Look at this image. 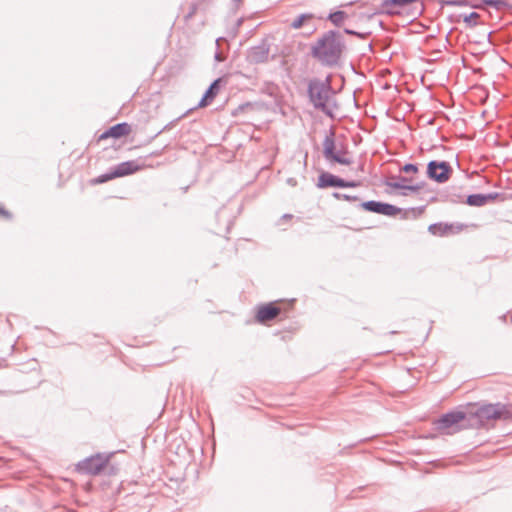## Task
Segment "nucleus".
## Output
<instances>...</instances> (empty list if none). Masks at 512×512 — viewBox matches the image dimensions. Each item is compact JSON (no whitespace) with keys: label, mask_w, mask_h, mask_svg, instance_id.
Listing matches in <instances>:
<instances>
[{"label":"nucleus","mask_w":512,"mask_h":512,"mask_svg":"<svg viewBox=\"0 0 512 512\" xmlns=\"http://www.w3.org/2000/svg\"><path fill=\"white\" fill-rule=\"evenodd\" d=\"M346 51L345 39L341 32L328 30L310 48L311 56L323 67L335 68L341 64Z\"/></svg>","instance_id":"1"},{"label":"nucleus","mask_w":512,"mask_h":512,"mask_svg":"<svg viewBox=\"0 0 512 512\" xmlns=\"http://www.w3.org/2000/svg\"><path fill=\"white\" fill-rule=\"evenodd\" d=\"M333 93L330 75L325 80L312 78L308 82L307 94L310 103L316 110L323 112L329 117H333V109L337 107L332 97Z\"/></svg>","instance_id":"2"},{"label":"nucleus","mask_w":512,"mask_h":512,"mask_svg":"<svg viewBox=\"0 0 512 512\" xmlns=\"http://www.w3.org/2000/svg\"><path fill=\"white\" fill-rule=\"evenodd\" d=\"M469 419L471 427L483 426L490 420H508L512 418V404L501 402L479 405L474 411H470Z\"/></svg>","instance_id":"3"},{"label":"nucleus","mask_w":512,"mask_h":512,"mask_svg":"<svg viewBox=\"0 0 512 512\" xmlns=\"http://www.w3.org/2000/svg\"><path fill=\"white\" fill-rule=\"evenodd\" d=\"M438 431L452 429V432H458L471 427L469 414L461 410L449 411L441 415L434 422Z\"/></svg>","instance_id":"4"},{"label":"nucleus","mask_w":512,"mask_h":512,"mask_svg":"<svg viewBox=\"0 0 512 512\" xmlns=\"http://www.w3.org/2000/svg\"><path fill=\"white\" fill-rule=\"evenodd\" d=\"M141 169L142 166L139 165L135 160L124 161L117 164L114 167H111L108 172L99 175L97 178L93 180V182L95 184H102L115 178L134 174Z\"/></svg>","instance_id":"5"},{"label":"nucleus","mask_w":512,"mask_h":512,"mask_svg":"<svg viewBox=\"0 0 512 512\" xmlns=\"http://www.w3.org/2000/svg\"><path fill=\"white\" fill-rule=\"evenodd\" d=\"M110 454L97 453L87 457L77 464V471L88 475L99 474L110 460Z\"/></svg>","instance_id":"6"},{"label":"nucleus","mask_w":512,"mask_h":512,"mask_svg":"<svg viewBox=\"0 0 512 512\" xmlns=\"http://www.w3.org/2000/svg\"><path fill=\"white\" fill-rule=\"evenodd\" d=\"M452 172L453 169L447 161L431 160L427 164L426 173L428 178L437 183L447 182L450 179Z\"/></svg>","instance_id":"7"},{"label":"nucleus","mask_w":512,"mask_h":512,"mask_svg":"<svg viewBox=\"0 0 512 512\" xmlns=\"http://www.w3.org/2000/svg\"><path fill=\"white\" fill-rule=\"evenodd\" d=\"M323 146V156L330 163H337L341 165H350L352 160L350 158H340L336 155V142H335V134L331 130L328 135L325 136L324 141L322 143Z\"/></svg>","instance_id":"8"},{"label":"nucleus","mask_w":512,"mask_h":512,"mask_svg":"<svg viewBox=\"0 0 512 512\" xmlns=\"http://www.w3.org/2000/svg\"><path fill=\"white\" fill-rule=\"evenodd\" d=\"M359 207L365 211L389 217H394L401 212V208L395 205L375 200L364 201L360 203Z\"/></svg>","instance_id":"9"},{"label":"nucleus","mask_w":512,"mask_h":512,"mask_svg":"<svg viewBox=\"0 0 512 512\" xmlns=\"http://www.w3.org/2000/svg\"><path fill=\"white\" fill-rule=\"evenodd\" d=\"M281 312V308L275 302L261 304L257 306L255 320L260 324H267L275 320Z\"/></svg>","instance_id":"10"},{"label":"nucleus","mask_w":512,"mask_h":512,"mask_svg":"<svg viewBox=\"0 0 512 512\" xmlns=\"http://www.w3.org/2000/svg\"><path fill=\"white\" fill-rule=\"evenodd\" d=\"M269 44L263 40L260 44L250 47L246 52V60L250 64H260L268 61Z\"/></svg>","instance_id":"11"},{"label":"nucleus","mask_w":512,"mask_h":512,"mask_svg":"<svg viewBox=\"0 0 512 512\" xmlns=\"http://www.w3.org/2000/svg\"><path fill=\"white\" fill-rule=\"evenodd\" d=\"M412 4H417L422 7L420 0H383L381 3V11L388 15H396L400 14Z\"/></svg>","instance_id":"12"},{"label":"nucleus","mask_w":512,"mask_h":512,"mask_svg":"<svg viewBox=\"0 0 512 512\" xmlns=\"http://www.w3.org/2000/svg\"><path fill=\"white\" fill-rule=\"evenodd\" d=\"M130 132L131 126L127 122L117 123L100 134L98 140L101 141L108 138L119 139L128 135Z\"/></svg>","instance_id":"13"},{"label":"nucleus","mask_w":512,"mask_h":512,"mask_svg":"<svg viewBox=\"0 0 512 512\" xmlns=\"http://www.w3.org/2000/svg\"><path fill=\"white\" fill-rule=\"evenodd\" d=\"M341 177L336 176L330 172H322L318 176V181L316 186L320 189L325 188H340L341 185Z\"/></svg>","instance_id":"14"},{"label":"nucleus","mask_w":512,"mask_h":512,"mask_svg":"<svg viewBox=\"0 0 512 512\" xmlns=\"http://www.w3.org/2000/svg\"><path fill=\"white\" fill-rule=\"evenodd\" d=\"M220 81H221L220 78L215 79L209 85V87L206 89V91L204 92L202 98L200 99V101L198 103L199 107H206V106H208L213 101V99L216 97V95L219 92Z\"/></svg>","instance_id":"15"},{"label":"nucleus","mask_w":512,"mask_h":512,"mask_svg":"<svg viewBox=\"0 0 512 512\" xmlns=\"http://www.w3.org/2000/svg\"><path fill=\"white\" fill-rule=\"evenodd\" d=\"M383 183H384V185L391 187L393 189L404 190L403 192H401L402 196L408 195L407 192H405V191L418 192L425 186L424 181L418 182L416 184L407 185V184H403L400 182H391V180L386 179V180H384Z\"/></svg>","instance_id":"16"},{"label":"nucleus","mask_w":512,"mask_h":512,"mask_svg":"<svg viewBox=\"0 0 512 512\" xmlns=\"http://www.w3.org/2000/svg\"><path fill=\"white\" fill-rule=\"evenodd\" d=\"M428 231L435 236H445L453 232V225L447 223H433L429 225Z\"/></svg>","instance_id":"17"},{"label":"nucleus","mask_w":512,"mask_h":512,"mask_svg":"<svg viewBox=\"0 0 512 512\" xmlns=\"http://www.w3.org/2000/svg\"><path fill=\"white\" fill-rule=\"evenodd\" d=\"M464 202L472 207H482L486 205L485 196L483 193L470 194L467 196Z\"/></svg>","instance_id":"18"},{"label":"nucleus","mask_w":512,"mask_h":512,"mask_svg":"<svg viewBox=\"0 0 512 512\" xmlns=\"http://www.w3.org/2000/svg\"><path fill=\"white\" fill-rule=\"evenodd\" d=\"M346 18L347 13L342 10H337L328 15V20L331 21L337 27H340Z\"/></svg>","instance_id":"19"},{"label":"nucleus","mask_w":512,"mask_h":512,"mask_svg":"<svg viewBox=\"0 0 512 512\" xmlns=\"http://www.w3.org/2000/svg\"><path fill=\"white\" fill-rule=\"evenodd\" d=\"M313 18V15L310 14V13H303V14H300L297 18H295L290 26L291 28L293 29H299L303 26V23L305 20H308V19H311Z\"/></svg>","instance_id":"20"},{"label":"nucleus","mask_w":512,"mask_h":512,"mask_svg":"<svg viewBox=\"0 0 512 512\" xmlns=\"http://www.w3.org/2000/svg\"><path fill=\"white\" fill-rule=\"evenodd\" d=\"M483 4L494 7L496 10H502L507 7V3L504 0H483Z\"/></svg>","instance_id":"21"},{"label":"nucleus","mask_w":512,"mask_h":512,"mask_svg":"<svg viewBox=\"0 0 512 512\" xmlns=\"http://www.w3.org/2000/svg\"><path fill=\"white\" fill-rule=\"evenodd\" d=\"M479 18V14L477 12H471L467 15H464L463 21L470 27H474L477 25L476 19Z\"/></svg>","instance_id":"22"},{"label":"nucleus","mask_w":512,"mask_h":512,"mask_svg":"<svg viewBox=\"0 0 512 512\" xmlns=\"http://www.w3.org/2000/svg\"><path fill=\"white\" fill-rule=\"evenodd\" d=\"M332 196L335 199L345 200V201H350V202H354V201H358L359 200V197L356 196V195H349V194H344V193H340V192H334L332 194Z\"/></svg>","instance_id":"23"},{"label":"nucleus","mask_w":512,"mask_h":512,"mask_svg":"<svg viewBox=\"0 0 512 512\" xmlns=\"http://www.w3.org/2000/svg\"><path fill=\"white\" fill-rule=\"evenodd\" d=\"M344 33L348 34V35L356 36L360 39H366L371 34V32H358V31H355V30L349 29V28H345Z\"/></svg>","instance_id":"24"},{"label":"nucleus","mask_w":512,"mask_h":512,"mask_svg":"<svg viewBox=\"0 0 512 512\" xmlns=\"http://www.w3.org/2000/svg\"><path fill=\"white\" fill-rule=\"evenodd\" d=\"M418 170V165L414 163H406L400 168V171L404 173H417Z\"/></svg>","instance_id":"25"},{"label":"nucleus","mask_w":512,"mask_h":512,"mask_svg":"<svg viewBox=\"0 0 512 512\" xmlns=\"http://www.w3.org/2000/svg\"><path fill=\"white\" fill-rule=\"evenodd\" d=\"M359 185L360 183L358 181L345 180L342 178L340 188H355L358 187Z\"/></svg>","instance_id":"26"},{"label":"nucleus","mask_w":512,"mask_h":512,"mask_svg":"<svg viewBox=\"0 0 512 512\" xmlns=\"http://www.w3.org/2000/svg\"><path fill=\"white\" fill-rule=\"evenodd\" d=\"M252 107V104L249 103V102H246V103H243V104H240L236 110L233 112V115L236 116L238 115L240 112H243L245 111L246 109L248 108H251Z\"/></svg>","instance_id":"27"},{"label":"nucleus","mask_w":512,"mask_h":512,"mask_svg":"<svg viewBox=\"0 0 512 512\" xmlns=\"http://www.w3.org/2000/svg\"><path fill=\"white\" fill-rule=\"evenodd\" d=\"M484 196H485V201H486V204H487V203H489L491 201H494L498 197H500L501 194L498 193V192H491V193L484 194Z\"/></svg>","instance_id":"28"},{"label":"nucleus","mask_w":512,"mask_h":512,"mask_svg":"<svg viewBox=\"0 0 512 512\" xmlns=\"http://www.w3.org/2000/svg\"><path fill=\"white\" fill-rule=\"evenodd\" d=\"M0 215L8 220L12 219V214L2 206H0Z\"/></svg>","instance_id":"29"},{"label":"nucleus","mask_w":512,"mask_h":512,"mask_svg":"<svg viewBox=\"0 0 512 512\" xmlns=\"http://www.w3.org/2000/svg\"><path fill=\"white\" fill-rule=\"evenodd\" d=\"M450 201L453 203L463 202V196L461 194L451 195Z\"/></svg>","instance_id":"30"},{"label":"nucleus","mask_w":512,"mask_h":512,"mask_svg":"<svg viewBox=\"0 0 512 512\" xmlns=\"http://www.w3.org/2000/svg\"><path fill=\"white\" fill-rule=\"evenodd\" d=\"M391 179H397L396 182H400V183H407L409 181V179L407 177H404V176H392Z\"/></svg>","instance_id":"31"},{"label":"nucleus","mask_w":512,"mask_h":512,"mask_svg":"<svg viewBox=\"0 0 512 512\" xmlns=\"http://www.w3.org/2000/svg\"><path fill=\"white\" fill-rule=\"evenodd\" d=\"M445 4L448 5V6H460V5H462V1H459V0H449V1H446Z\"/></svg>","instance_id":"32"},{"label":"nucleus","mask_w":512,"mask_h":512,"mask_svg":"<svg viewBox=\"0 0 512 512\" xmlns=\"http://www.w3.org/2000/svg\"><path fill=\"white\" fill-rule=\"evenodd\" d=\"M348 151L345 149L337 150L336 155L340 158H348L347 157Z\"/></svg>","instance_id":"33"},{"label":"nucleus","mask_w":512,"mask_h":512,"mask_svg":"<svg viewBox=\"0 0 512 512\" xmlns=\"http://www.w3.org/2000/svg\"><path fill=\"white\" fill-rule=\"evenodd\" d=\"M214 58H215V60H216L217 62H222V61H224V57H223L222 53H221V52H219V51H216V52H215Z\"/></svg>","instance_id":"34"},{"label":"nucleus","mask_w":512,"mask_h":512,"mask_svg":"<svg viewBox=\"0 0 512 512\" xmlns=\"http://www.w3.org/2000/svg\"><path fill=\"white\" fill-rule=\"evenodd\" d=\"M292 217H293V215H291V214H284L282 216L283 219H291Z\"/></svg>","instance_id":"35"},{"label":"nucleus","mask_w":512,"mask_h":512,"mask_svg":"<svg viewBox=\"0 0 512 512\" xmlns=\"http://www.w3.org/2000/svg\"><path fill=\"white\" fill-rule=\"evenodd\" d=\"M225 39L223 37H219L216 39V44L219 45L220 41H224Z\"/></svg>","instance_id":"36"},{"label":"nucleus","mask_w":512,"mask_h":512,"mask_svg":"<svg viewBox=\"0 0 512 512\" xmlns=\"http://www.w3.org/2000/svg\"><path fill=\"white\" fill-rule=\"evenodd\" d=\"M232 2L235 4V5H238L240 3L243 2V0H232Z\"/></svg>","instance_id":"37"}]
</instances>
